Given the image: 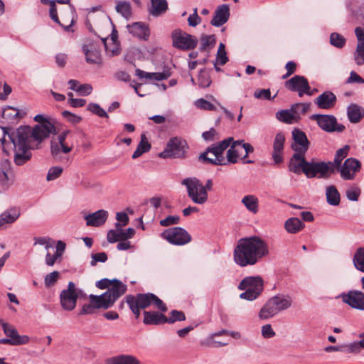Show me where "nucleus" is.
I'll return each mask as SVG.
<instances>
[{
	"instance_id": "f257e3e1",
	"label": "nucleus",
	"mask_w": 364,
	"mask_h": 364,
	"mask_svg": "<svg viewBox=\"0 0 364 364\" xmlns=\"http://www.w3.org/2000/svg\"><path fill=\"white\" fill-rule=\"evenodd\" d=\"M269 254L267 244L259 237L254 236L239 240L234 250V260L241 267L255 264Z\"/></svg>"
},
{
	"instance_id": "f03ea898",
	"label": "nucleus",
	"mask_w": 364,
	"mask_h": 364,
	"mask_svg": "<svg viewBox=\"0 0 364 364\" xmlns=\"http://www.w3.org/2000/svg\"><path fill=\"white\" fill-rule=\"evenodd\" d=\"M127 291V286L121 282H115L112 288L108 289L104 294L100 296L90 294V303L82 306L81 314H90L95 309H107Z\"/></svg>"
},
{
	"instance_id": "7ed1b4c3",
	"label": "nucleus",
	"mask_w": 364,
	"mask_h": 364,
	"mask_svg": "<svg viewBox=\"0 0 364 364\" xmlns=\"http://www.w3.org/2000/svg\"><path fill=\"white\" fill-rule=\"evenodd\" d=\"M30 136L29 127H20L16 131L9 134V137L14 146V161L16 165L21 166L28 161L31 156L28 148Z\"/></svg>"
},
{
	"instance_id": "20e7f679",
	"label": "nucleus",
	"mask_w": 364,
	"mask_h": 364,
	"mask_svg": "<svg viewBox=\"0 0 364 364\" xmlns=\"http://www.w3.org/2000/svg\"><path fill=\"white\" fill-rule=\"evenodd\" d=\"M125 301L136 318L140 316V309H144L153 304L160 311L165 312L167 307L165 304L155 294L151 293L138 294L136 296L127 295Z\"/></svg>"
},
{
	"instance_id": "39448f33",
	"label": "nucleus",
	"mask_w": 364,
	"mask_h": 364,
	"mask_svg": "<svg viewBox=\"0 0 364 364\" xmlns=\"http://www.w3.org/2000/svg\"><path fill=\"white\" fill-rule=\"evenodd\" d=\"M232 138L226 139L217 144L212 145L200 154L198 159L204 164L216 166L227 165L223 153L230 146Z\"/></svg>"
},
{
	"instance_id": "423d86ee",
	"label": "nucleus",
	"mask_w": 364,
	"mask_h": 364,
	"mask_svg": "<svg viewBox=\"0 0 364 364\" xmlns=\"http://www.w3.org/2000/svg\"><path fill=\"white\" fill-rule=\"evenodd\" d=\"M238 289L244 291L240 294L241 299L253 301L262 292L264 282L261 277H247L239 284Z\"/></svg>"
},
{
	"instance_id": "0eeeda50",
	"label": "nucleus",
	"mask_w": 364,
	"mask_h": 364,
	"mask_svg": "<svg viewBox=\"0 0 364 364\" xmlns=\"http://www.w3.org/2000/svg\"><path fill=\"white\" fill-rule=\"evenodd\" d=\"M73 139V134L70 130L63 131L56 138H53L50 146L52 156L58 159L62 153H70L74 146Z\"/></svg>"
},
{
	"instance_id": "6e6552de",
	"label": "nucleus",
	"mask_w": 364,
	"mask_h": 364,
	"mask_svg": "<svg viewBox=\"0 0 364 364\" xmlns=\"http://www.w3.org/2000/svg\"><path fill=\"white\" fill-rule=\"evenodd\" d=\"M187 193L191 200L198 205L204 204L208 201V195L203 188V184L196 178H187L183 179Z\"/></svg>"
},
{
	"instance_id": "1a4fd4ad",
	"label": "nucleus",
	"mask_w": 364,
	"mask_h": 364,
	"mask_svg": "<svg viewBox=\"0 0 364 364\" xmlns=\"http://www.w3.org/2000/svg\"><path fill=\"white\" fill-rule=\"evenodd\" d=\"M329 164H331V162L326 163L323 161H309L306 165V168L304 173L307 178H328L329 176V173L334 172V168L331 167Z\"/></svg>"
},
{
	"instance_id": "9d476101",
	"label": "nucleus",
	"mask_w": 364,
	"mask_h": 364,
	"mask_svg": "<svg viewBox=\"0 0 364 364\" xmlns=\"http://www.w3.org/2000/svg\"><path fill=\"white\" fill-rule=\"evenodd\" d=\"M311 119L315 120L319 127L327 132H341L345 127L337 124L336 118L333 115L313 114Z\"/></svg>"
},
{
	"instance_id": "9b49d317",
	"label": "nucleus",
	"mask_w": 364,
	"mask_h": 364,
	"mask_svg": "<svg viewBox=\"0 0 364 364\" xmlns=\"http://www.w3.org/2000/svg\"><path fill=\"white\" fill-rule=\"evenodd\" d=\"M78 294L76 291L75 285L73 282L68 283V289L61 291L60 295V304L63 309L71 311L76 306Z\"/></svg>"
},
{
	"instance_id": "f8f14e48",
	"label": "nucleus",
	"mask_w": 364,
	"mask_h": 364,
	"mask_svg": "<svg viewBox=\"0 0 364 364\" xmlns=\"http://www.w3.org/2000/svg\"><path fill=\"white\" fill-rule=\"evenodd\" d=\"M285 85L289 90L298 92L299 97H302L304 94L311 95L309 92L310 86L308 80L303 76L295 75L287 81Z\"/></svg>"
},
{
	"instance_id": "ddd939ff",
	"label": "nucleus",
	"mask_w": 364,
	"mask_h": 364,
	"mask_svg": "<svg viewBox=\"0 0 364 364\" xmlns=\"http://www.w3.org/2000/svg\"><path fill=\"white\" fill-rule=\"evenodd\" d=\"M360 168V163L354 158L347 159L343 164L340 166L339 168H336L341 173V176L344 180H352L355 177V173Z\"/></svg>"
},
{
	"instance_id": "4468645a",
	"label": "nucleus",
	"mask_w": 364,
	"mask_h": 364,
	"mask_svg": "<svg viewBox=\"0 0 364 364\" xmlns=\"http://www.w3.org/2000/svg\"><path fill=\"white\" fill-rule=\"evenodd\" d=\"M114 230H110L107 232V241L110 243H114L118 241L127 240L134 237L135 230L132 228H129L124 230L122 228L120 223H117L115 225Z\"/></svg>"
},
{
	"instance_id": "2eb2a0df",
	"label": "nucleus",
	"mask_w": 364,
	"mask_h": 364,
	"mask_svg": "<svg viewBox=\"0 0 364 364\" xmlns=\"http://www.w3.org/2000/svg\"><path fill=\"white\" fill-rule=\"evenodd\" d=\"M291 149L294 152L306 153L309 147V141L306 134L299 129H294L292 131Z\"/></svg>"
},
{
	"instance_id": "dca6fc26",
	"label": "nucleus",
	"mask_w": 364,
	"mask_h": 364,
	"mask_svg": "<svg viewBox=\"0 0 364 364\" xmlns=\"http://www.w3.org/2000/svg\"><path fill=\"white\" fill-rule=\"evenodd\" d=\"M343 301L350 306L351 308L364 311V293L360 291H349L346 294H343Z\"/></svg>"
},
{
	"instance_id": "f3484780",
	"label": "nucleus",
	"mask_w": 364,
	"mask_h": 364,
	"mask_svg": "<svg viewBox=\"0 0 364 364\" xmlns=\"http://www.w3.org/2000/svg\"><path fill=\"white\" fill-rule=\"evenodd\" d=\"M55 128L52 123H46L44 124L36 125L33 130L30 129V136L28 142L30 143L32 139L38 142L42 141L45 138L48 137L50 134L55 132Z\"/></svg>"
},
{
	"instance_id": "a211bd4d",
	"label": "nucleus",
	"mask_w": 364,
	"mask_h": 364,
	"mask_svg": "<svg viewBox=\"0 0 364 364\" xmlns=\"http://www.w3.org/2000/svg\"><path fill=\"white\" fill-rule=\"evenodd\" d=\"M306 153L294 152L290 159L288 168L289 170L296 174L304 173L306 165L309 161L305 159Z\"/></svg>"
},
{
	"instance_id": "6ab92c4d",
	"label": "nucleus",
	"mask_w": 364,
	"mask_h": 364,
	"mask_svg": "<svg viewBox=\"0 0 364 364\" xmlns=\"http://www.w3.org/2000/svg\"><path fill=\"white\" fill-rule=\"evenodd\" d=\"M285 141L284 135L279 132L275 136L273 143V151L272 157L275 164H279L283 162V150Z\"/></svg>"
},
{
	"instance_id": "aec40b11",
	"label": "nucleus",
	"mask_w": 364,
	"mask_h": 364,
	"mask_svg": "<svg viewBox=\"0 0 364 364\" xmlns=\"http://www.w3.org/2000/svg\"><path fill=\"white\" fill-rule=\"evenodd\" d=\"M181 151V141L178 137L171 138L165 150L160 154L163 158H177L180 156Z\"/></svg>"
},
{
	"instance_id": "412c9836",
	"label": "nucleus",
	"mask_w": 364,
	"mask_h": 364,
	"mask_svg": "<svg viewBox=\"0 0 364 364\" xmlns=\"http://www.w3.org/2000/svg\"><path fill=\"white\" fill-rule=\"evenodd\" d=\"M161 237L170 244L182 245V228H168L161 233Z\"/></svg>"
},
{
	"instance_id": "4be33fe9",
	"label": "nucleus",
	"mask_w": 364,
	"mask_h": 364,
	"mask_svg": "<svg viewBox=\"0 0 364 364\" xmlns=\"http://www.w3.org/2000/svg\"><path fill=\"white\" fill-rule=\"evenodd\" d=\"M127 28L130 33L140 39L146 41L149 38L150 30L148 25L144 23L135 22L128 25Z\"/></svg>"
},
{
	"instance_id": "5701e85b",
	"label": "nucleus",
	"mask_w": 364,
	"mask_h": 364,
	"mask_svg": "<svg viewBox=\"0 0 364 364\" xmlns=\"http://www.w3.org/2000/svg\"><path fill=\"white\" fill-rule=\"evenodd\" d=\"M336 102V95L330 92L326 91L318 95L314 100V103L318 107L324 109H328L334 107Z\"/></svg>"
},
{
	"instance_id": "b1692460",
	"label": "nucleus",
	"mask_w": 364,
	"mask_h": 364,
	"mask_svg": "<svg viewBox=\"0 0 364 364\" xmlns=\"http://www.w3.org/2000/svg\"><path fill=\"white\" fill-rule=\"evenodd\" d=\"M108 217L107 211L99 210L93 213L88 214L85 217L87 226L98 227L103 225Z\"/></svg>"
},
{
	"instance_id": "393cba45",
	"label": "nucleus",
	"mask_w": 364,
	"mask_h": 364,
	"mask_svg": "<svg viewBox=\"0 0 364 364\" xmlns=\"http://www.w3.org/2000/svg\"><path fill=\"white\" fill-rule=\"evenodd\" d=\"M83 51L88 63L100 64L102 63L100 51L95 45L92 43L85 45Z\"/></svg>"
},
{
	"instance_id": "a878e982",
	"label": "nucleus",
	"mask_w": 364,
	"mask_h": 364,
	"mask_svg": "<svg viewBox=\"0 0 364 364\" xmlns=\"http://www.w3.org/2000/svg\"><path fill=\"white\" fill-rule=\"evenodd\" d=\"M229 16L230 10L228 6L223 4L215 10L214 17L210 23L214 26H221L228 21Z\"/></svg>"
},
{
	"instance_id": "bb28decb",
	"label": "nucleus",
	"mask_w": 364,
	"mask_h": 364,
	"mask_svg": "<svg viewBox=\"0 0 364 364\" xmlns=\"http://www.w3.org/2000/svg\"><path fill=\"white\" fill-rule=\"evenodd\" d=\"M0 325L1 326L4 333L6 336L9 338H12L17 341H20L23 344H26L29 342L30 338L28 336L23 335L21 336L18 334L17 330L12 325L4 322L3 320L0 319Z\"/></svg>"
},
{
	"instance_id": "cd10ccee",
	"label": "nucleus",
	"mask_w": 364,
	"mask_h": 364,
	"mask_svg": "<svg viewBox=\"0 0 364 364\" xmlns=\"http://www.w3.org/2000/svg\"><path fill=\"white\" fill-rule=\"evenodd\" d=\"M242 141H235L232 142L230 148L227 151V159H225L228 164H235L237 161V159L242 156L241 153V144Z\"/></svg>"
},
{
	"instance_id": "c85d7f7f",
	"label": "nucleus",
	"mask_w": 364,
	"mask_h": 364,
	"mask_svg": "<svg viewBox=\"0 0 364 364\" xmlns=\"http://www.w3.org/2000/svg\"><path fill=\"white\" fill-rule=\"evenodd\" d=\"M144 323L148 325H157L166 323V316L155 311L144 312Z\"/></svg>"
},
{
	"instance_id": "c756f323",
	"label": "nucleus",
	"mask_w": 364,
	"mask_h": 364,
	"mask_svg": "<svg viewBox=\"0 0 364 364\" xmlns=\"http://www.w3.org/2000/svg\"><path fill=\"white\" fill-rule=\"evenodd\" d=\"M20 215V210L15 208L4 211L0 215V227L14 223Z\"/></svg>"
},
{
	"instance_id": "7c9ffc66",
	"label": "nucleus",
	"mask_w": 364,
	"mask_h": 364,
	"mask_svg": "<svg viewBox=\"0 0 364 364\" xmlns=\"http://www.w3.org/2000/svg\"><path fill=\"white\" fill-rule=\"evenodd\" d=\"M279 313V311L271 298L269 299L264 306L260 309L259 316L261 319H268L273 317Z\"/></svg>"
},
{
	"instance_id": "2f4dec72",
	"label": "nucleus",
	"mask_w": 364,
	"mask_h": 364,
	"mask_svg": "<svg viewBox=\"0 0 364 364\" xmlns=\"http://www.w3.org/2000/svg\"><path fill=\"white\" fill-rule=\"evenodd\" d=\"M347 114L350 122L358 123L364 116V109L356 104H351L347 108Z\"/></svg>"
},
{
	"instance_id": "473e14b6",
	"label": "nucleus",
	"mask_w": 364,
	"mask_h": 364,
	"mask_svg": "<svg viewBox=\"0 0 364 364\" xmlns=\"http://www.w3.org/2000/svg\"><path fill=\"white\" fill-rule=\"evenodd\" d=\"M136 75L140 79H146L150 80H162L167 79L170 74L168 72L163 73H147L140 69L135 71Z\"/></svg>"
},
{
	"instance_id": "72a5a7b5",
	"label": "nucleus",
	"mask_w": 364,
	"mask_h": 364,
	"mask_svg": "<svg viewBox=\"0 0 364 364\" xmlns=\"http://www.w3.org/2000/svg\"><path fill=\"white\" fill-rule=\"evenodd\" d=\"M246 209L252 214H257L259 211V199L255 195L245 196L241 200Z\"/></svg>"
},
{
	"instance_id": "f704fd0d",
	"label": "nucleus",
	"mask_w": 364,
	"mask_h": 364,
	"mask_svg": "<svg viewBox=\"0 0 364 364\" xmlns=\"http://www.w3.org/2000/svg\"><path fill=\"white\" fill-rule=\"evenodd\" d=\"M224 334H229V331L223 329L213 334H211L210 336L207 338L203 344L210 348L225 346L228 344V341H220V340L215 339L217 336H220Z\"/></svg>"
},
{
	"instance_id": "c9c22d12",
	"label": "nucleus",
	"mask_w": 364,
	"mask_h": 364,
	"mask_svg": "<svg viewBox=\"0 0 364 364\" xmlns=\"http://www.w3.org/2000/svg\"><path fill=\"white\" fill-rule=\"evenodd\" d=\"M285 230L291 234H295L304 228V224L297 218H291L284 223Z\"/></svg>"
},
{
	"instance_id": "e433bc0d",
	"label": "nucleus",
	"mask_w": 364,
	"mask_h": 364,
	"mask_svg": "<svg viewBox=\"0 0 364 364\" xmlns=\"http://www.w3.org/2000/svg\"><path fill=\"white\" fill-rule=\"evenodd\" d=\"M279 311H282L291 307L292 299L288 295H277L272 298Z\"/></svg>"
},
{
	"instance_id": "4c0bfd02",
	"label": "nucleus",
	"mask_w": 364,
	"mask_h": 364,
	"mask_svg": "<svg viewBox=\"0 0 364 364\" xmlns=\"http://www.w3.org/2000/svg\"><path fill=\"white\" fill-rule=\"evenodd\" d=\"M110 364H140V361L134 355L122 354L112 357Z\"/></svg>"
},
{
	"instance_id": "58836bf2",
	"label": "nucleus",
	"mask_w": 364,
	"mask_h": 364,
	"mask_svg": "<svg viewBox=\"0 0 364 364\" xmlns=\"http://www.w3.org/2000/svg\"><path fill=\"white\" fill-rule=\"evenodd\" d=\"M151 8L150 13L154 16H159L164 14L168 9L166 0H151Z\"/></svg>"
},
{
	"instance_id": "ea45409f",
	"label": "nucleus",
	"mask_w": 364,
	"mask_h": 364,
	"mask_svg": "<svg viewBox=\"0 0 364 364\" xmlns=\"http://www.w3.org/2000/svg\"><path fill=\"white\" fill-rule=\"evenodd\" d=\"M349 150L350 146L345 145L343 148L336 151L333 161L331 162V164H329L331 167L334 168V171L336 168H340L342 161L348 156Z\"/></svg>"
},
{
	"instance_id": "a19ab883",
	"label": "nucleus",
	"mask_w": 364,
	"mask_h": 364,
	"mask_svg": "<svg viewBox=\"0 0 364 364\" xmlns=\"http://www.w3.org/2000/svg\"><path fill=\"white\" fill-rule=\"evenodd\" d=\"M277 118L284 123L293 124L298 122L296 120V116L294 115L291 109H282L277 112Z\"/></svg>"
},
{
	"instance_id": "79ce46f5",
	"label": "nucleus",
	"mask_w": 364,
	"mask_h": 364,
	"mask_svg": "<svg viewBox=\"0 0 364 364\" xmlns=\"http://www.w3.org/2000/svg\"><path fill=\"white\" fill-rule=\"evenodd\" d=\"M326 200L331 205H338L340 203V194L334 186H328L326 188Z\"/></svg>"
},
{
	"instance_id": "37998d69",
	"label": "nucleus",
	"mask_w": 364,
	"mask_h": 364,
	"mask_svg": "<svg viewBox=\"0 0 364 364\" xmlns=\"http://www.w3.org/2000/svg\"><path fill=\"white\" fill-rule=\"evenodd\" d=\"M310 103H295L291 106L294 115L296 116V120L299 122L301 115H304L310 108Z\"/></svg>"
},
{
	"instance_id": "c03bdc74",
	"label": "nucleus",
	"mask_w": 364,
	"mask_h": 364,
	"mask_svg": "<svg viewBox=\"0 0 364 364\" xmlns=\"http://www.w3.org/2000/svg\"><path fill=\"white\" fill-rule=\"evenodd\" d=\"M216 43V38L214 35L202 36L200 38V50L209 51L213 48Z\"/></svg>"
},
{
	"instance_id": "a18cd8bd",
	"label": "nucleus",
	"mask_w": 364,
	"mask_h": 364,
	"mask_svg": "<svg viewBox=\"0 0 364 364\" xmlns=\"http://www.w3.org/2000/svg\"><path fill=\"white\" fill-rule=\"evenodd\" d=\"M353 264L355 267L364 272V247H360L353 257Z\"/></svg>"
},
{
	"instance_id": "49530a36",
	"label": "nucleus",
	"mask_w": 364,
	"mask_h": 364,
	"mask_svg": "<svg viewBox=\"0 0 364 364\" xmlns=\"http://www.w3.org/2000/svg\"><path fill=\"white\" fill-rule=\"evenodd\" d=\"M116 10L126 18L132 16V9L130 4L127 1H119L116 6Z\"/></svg>"
},
{
	"instance_id": "de8ad7c7",
	"label": "nucleus",
	"mask_w": 364,
	"mask_h": 364,
	"mask_svg": "<svg viewBox=\"0 0 364 364\" xmlns=\"http://www.w3.org/2000/svg\"><path fill=\"white\" fill-rule=\"evenodd\" d=\"M346 38L338 33H332L330 35V43L338 48H343L346 44Z\"/></svg>"
},
{
	"instance_id": "09e8293b",
	"label": "nucleus",
	"mask_w": 364,
	"mask_h": 364,
	"mask_svg": "<svg viewBox=\"0 0 364 364\" xmlns=\"http://www.w3.org/2000/svg\"><path fill=\"white\" fill-rule=\"evenodd\" d=\"M340 352L344 354H358V346L357 342L340 345Z\"/></svg>"
},
{
	"instance_id": "8fccbe9b",
	"label": "nucleus",
	"mask_w": 364,
	"mask_h": 364,
	"mask_svg": "<svg viewBox=\"0 0 364 364\" xmlns=\"http://www.w3.org/2000/svg\"><path fill=\"white\" fill-rule=\"evenodd\" d=\"M354 59L358 65L364 64V42L358 43L354 53Z\"/></svg>"
},
{
	"instance_id": "3c124183",
	"label": "nucleus",
	"mask_w": 364,
	"mask_h": 364,
	"mask_svg": "<svg viewBox=\"0 0 364 364\" xmlns=\"http://www.w3.org/2000/svg\"><path fill=\"white\" fill-rule=\"evenodd\" d=\"M105 46L106 48L107 53L112 55H117L120 53V48L119 43L114 40V38H112V43L109 45H107V43L105 41Z\"/></svg>"
},
{
	"instance_id": "603ef678",
	"label": "nucleus",
	"mask_w": 364,
	"mask_h": 364,
	"mask_svg": "<svg viewBox=\"0 0 364 364\" xmlns=\"http://www.w3.org/2000/svg\"><path fill=\"white\" fill-rule=\"evenodd\" d=\"M198 43V40L195 36L188 33H183V49L194 48Z\"/></svg>"
},
{
	"instance_id": "864d4df0",
	"label": "nucleus",
	"mask_w": 364,
	"mask_h": 364,
	"mask_svg": "<svg viewBox=\"0 0 364 364\" xmlns=\"http://www.w3.org/2000/svg\"><path fill=\"white\" fill-rule=\"evenodd\" d=\"M194 105L199 109H203V110H215V107L213 104H212L210 102L203 99L200 98L195 101Z\"/></svg>"
},
{
	"instance_id": "5fc2aeb1",
	"label": "nucleus",
	"mask_w": 364,
	"mask_h": 364,
	"mask_svg": "<svg viewBox=\"0 0 364 364\" xmlns=\"http://www.w3.org/2000/svg\"><path fill=\"white\" fill-rule=\"evenodd\" d=\"M172 44L175 48L182 49V31L176 29L172 32Z\"/></svg>"
},
{
	"instance_id": "6e6d98bb",
	"label": "nucleus",
	"mask_w": 364,
	"mask_h": 364,
	"mask_svg": "<svg viewBox=\"0 0 364 364\" xmlns=\"http://www.w3.org/2000/svg\"><path fill=\"white\" fill-rule=\"evenodd\" d=\"M63 171V169L60 166L51 167L48 171L46 176L47 181H50L58 178L62 174Z\"/></svg>"
},
{
	"instance_id": "4d7b16f0",
	"label": "nucleus",
	"mask_w": 364,
	"mask_h": 364,
	"mask_svg": "<svg viewBox=\"0 0 364 364\" xmlns=\"http://www.w3.org/2000/svg\"><path fill=\"white\" fill-rule=\"evenodd\" d=\"M59 276H60V274L57 271H53V272L48 274L45 277V279H44L46 287H49L53 286L55 284V282L58 281V279H59Z\"/></svg>"
},
{
	"instance_id": "13d9d810",
	"label": "nucleus",
	"mask_w": 364,
	"mask_h": 364,
	"mask_svg": "<svg viewBox=\"0 0 364 364\" xmlns=\"http://www.w3.org/2000/svg\"><path fill=\"white\" fill-rule=\"evenodd\" d=\"M87 109L100 117H108L107 112L98 104L90 103Z\"/></svg>"
},
{
	"instance_id": "bf43d9fd",
	"label": "nucleus",
	"mask_w": 364,
	"mask_h": 364,
	"mask_svg": "<svg viewBox=\"0 0 364 364\" xmlns=\"http://www.w3.org/2000/svg\"><path fill=\"white\" fill-rule=\"evenodd\" d=\"M181 220L179 215H168L166 218L160 220V225L163 227H168L178 224Z\"/></svg>"
},
{
	"instance_id": "052dcab7",
	"label": "nucleus",
	"mask_w": 364,
	"mask_h": 364,
	"mask_svg": "<svg viewBox=\"0 0 364 364\" xmlns=\"http://www.w3.org/2000/svg\"><path fill=\"white\" fill-rule=\"evenodd\" d=\"M34 245H44L45 248L48 250L49 248L53 247V240L48 237H38L34 238Z\"/></svg>"
},
{
	"instance_id": "680f3d73",
	"label": "nucleus",
	"mask_w": 364,
	"mask_h": 364,
	"mask_svg": "<svg viewBox=\"0 0 364 364\" xmlns=\"http://www.w3.org/2000/svg\"><path fill=\"white\" fill-rule=\"evenodd\" d=\"M241 146V149H244L245 150V155L242 156V159L244 160V163L245 164H252L254 163L253 161L252 160H245V159L247 157L248 154L250 153H252L254 151V147L249 143H245L243 141H242V143L241 144V145L240 146Z\"/></svg>"
},
{
	"instance_id": "e2e57ef3",
	"label": "nucleus",
	"mask_w": 364,
	"mask_h": 364,
	"mask_svg": "<svg viewBox=\"0 0 364 364\" xmlns=\"http://www.w3.org/2000/svg\"><path fill=\"white\" fill-rule=\"evenodd\" d=\"M115 282L119 281L117 279L109 280L108 279H102L96 283V286L100 289H109L115 285Z\"/></svg>"
},
{
	"instance_id": "0e129e2a",
	"label": "nucleus",
	"mask_w": 364,
	"mask_h": 364,
	"mask_svg": "<svg viewBox=\"0 0 364 364\" xmlns=\"http://www.w3.org/2000/svg\"><path fill=\"white\" fill-rule=\"evenodd\" d=\"M187 21L188 25L192 27H195L200 23L201 18L198 15V11L196 8L194 9L193 14L188 16Z\"/></svg>"
},
{
	"instance_id": "69168bd1",
	"label": "nucleus",
	"mask_w": 364,
	"mask_h": 364,
	"mask_svg": "<svg viewBox=\"0 0 364 364\" xmlns=\"http://www.w3.org/2000/svg\"><path fill=\"white\" fill-rule=\"evenodd\" d=\"M107 259V255L105 252H99L92 256V261L90 262L92 266H95L97 262H105Z\"/></svg>"
},
{
	"instance_id": "338daca9",
	"label": "nucleus",
	"mask_w": 364,
	"mask_h": 364,
	"mask_svg": "<svg viewBox=\"0 0 364 364\" xmlns=\"http://www.w3.org/2000/svg\"><path fill=\"white\" fill-rule=\"evenodd\" d=\"M62 114L68 122L73 124L79 123L82 120L80 116L75 115L69 111H63Z\"/></svg>"
},
{
	"instance_id": "774afa93",
	"label": "nucleus",
	"mask_w": 364,
	"mask_h": 364,
	"mask_svg": "<svg viewBox=\"0 0 364 364\" xmlns=\"http://www.w3.org/2000/svg\"><path fill=\"white\" fill-rule=\"evenodd\" d=\"M137 147L144 153L147 152L151 149V144L147 141L144 134L141 136V141L139 143Z\"/></svg>"
}]
</instances>
